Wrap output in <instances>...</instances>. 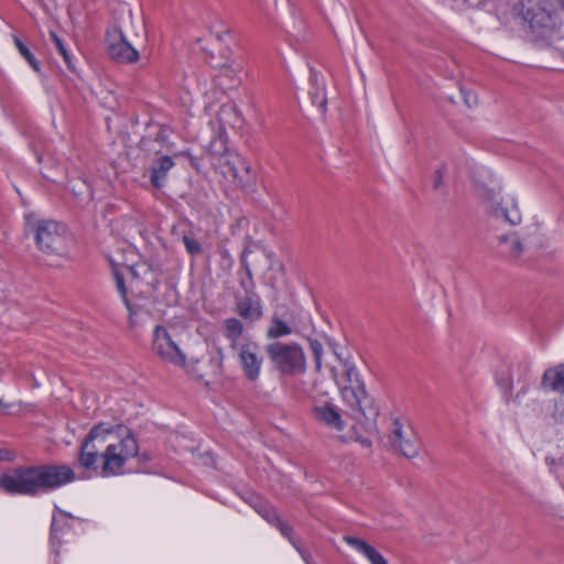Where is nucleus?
Masks as SVG:
<instances>
[{
    "instance_id": "obj_6",
    "label": "nucleus",
    "mask_w": 564,
    "mask_h": 564,
    "mask_svg": "<svg viewBox=\"0 0 564 564\" xmlns=\"http://www.w3.org/2000/svg\"><path fill=\"white\" fill-rule=\"evenodd\" d=\"M514 9L531 30L541 36H546L557 29L556 14L547 11L539 1L519 0Z\"/></svg>"
},
{
    "instance_id": "obj_1",
    "label": "nucleus",
    "mask_w": 564,
    "mask_h": 564,
    "mask_svg": "<svg viewBox=\"0 0 564 564\" xmlns=\"http://www.w3.org/2000/svg\"><path fill=\"white\" fill-rule=\"evenodd\" d=\"M135 437L124 425H95L80 445L78 464L85 470L108 478L124 473V465L138 455Z\"/></svg>"
},
{
    "instance_id": "obj_28",
    "label": "nucleus",
    "mask_w": 564,
    "mask_h": 564,
    "mask_svg": "<svg viewBox=\"0 0 564 564\" xmlns=\"http://www.w3.org/2000/svg\"><path fill=\"white\" fill-rule=\"evenodd\" d=\"M310 95L312 102L324 112L326 110L327 105L324 87L316 88L314 91H311Z\"/></svg>"
},
{
    "instance_id": "obj_26",
    "label": "nucleus",
    "mask_w": 564,
    "mask_h": 564,
    "mask_svg": "<svg viewBox=\"0 0 564 564\" xmlns=\"http://www.w3.org/2000/svg\"><path fill=\"white\" fill-rule=\"evenodd\" d=\"M310 348L314 357L316 371L322 369L323 345L318 339H310Z\"/></svg>"
},
{
    "instance_id": "obj_36",
    "label": "nucleus",
    "mask_w": 564,
    "mask_h": 564,
    "mask_svg": "<svg viewBox=\"0 0 564 564\" xmlns=\"http://www.w3.org/2000/svg\"><path fill=\"white\" fill-rule=\"evenodd\" d=\"M11 458L12 457L8 451L0 448V462L1 460H10Z\"/></svg>"
},
{
    "instance_id": "obj_31",
    "label": "nucleus",
    "mask_w": 564,
    "mask_h": 564,
    "mask_svg": "<svg viewBox=\"0 0 564 564\" xmlns=\"http://www.w3.org/2000/svg\"><path fill=\"white\" fill-rule=\"evenodd\" d=\"M365 556L371 564H388L386 558L373 546L369 547Z\"/></svg>"
},
{
    "instance_id": "obj_10",
    "label": "nucleus",
    "mask_w": 564,
    "mask_h": 564,
    "mask_svg": "<svg viewBox=\"0 0 564 564\" xmlns=\"http://www.w3.org/2000/svg\"><path fill=\"white\" fill-rule=\"evenodd\" d=\"M232 351L237 357L243 377L250 382L258 381L264 362L260 345L253 340L245 339Z\"/></svg>"
},
{
    "instance_id": "obj_39",
    "label": "nucleus",
    "mask_w": 564,
    "mask_h": 564,
    "mask_svg": "<svg viewBox=\"0 0 564 564\" xmlns=\"http://www.w3.org/2000/svg\"><path fill=\"white\" fill-rule=\"evenodd\" d=\"M217 354L219 356V364H221L223 360H224V350H223V348H218L217 349Z\"/></svg>"
},
{
    "instance_id": "obj_34",
    "label": "nucleus",
    "mask_w": 564,
    "mask_h": 564,
    "mask_svg": "<svg viewBox=\"0 0 564 564\" xmlns=\"http://www.w3.org/2000/svg\"><path fill=\"white\" fill-rule=\"evenodd\" d=\"M14 406H15V404L4 403L3 400L0 399V412L11 413V409Z\"/></svg>"
},
{
    "instance_id": "obj_40",
    "label": "nucleus",
    "mask_w": 564,
    "mask_h": 564,
    "mask_svg": "<svg viewBox=\"0 0 564 564\" xmlns=\"http://www.w3.org/2000/svg\"><path fill=\"white\" fill-rule=\"evenodd\" d=\"M557 4V7L562 10H564V0H552Z\"/></svg>"
},
{
    "instance_id": "obj_30",
    "label": "nucleus",
    "mask_w": 564,
    "mask_h": 564,
    "mask_svg": "<svg viewBox=\"0 0 564 564\" xmlns=\"http://www.w3.org/2000/svg\"><path fill=\"white\" fill-rule=\"evenodd\" d=\"M182 241L189 254L196 256L202 252L200 243L197 240H195L194 238H191L188 236H183Z\"/></svg>"
},
{
    "instance_id": "obj_38",
    "label": "nucleus",
    "mask_w": 564,
    "mask_h": 564,
    "mask_svg": "<svg viewBox=\"0 0 564 564\" xmlns=\"http://www.w3.org/2000/svg\"><path fill=\"white\" fill-rule=\"evenodd\" d=\"M358 442L364 446L369 448L371 446V441L367 437H360L358 438Z\"/></svg>"
},
{
    "instance_id": "obj_35",
    "label": "nucleus",
    "mask_w": 564,
    "mask_h": 564,
    "mask_svg": "<svg viewBox=\"0 0 564 564\" xmlns=\"http://www.w3.org/2000/svg\"><path fill=\"white\" fill-rule=\"evenodd\" d=\"M442 176H443V174H442V170H437V171H436V178H435V181H434V187H435V188H438V187H440V185H441V183H442Z\"/></svg>"
},
{
    "instance_id": "obj_20",
    "label": "nucleus",
    "mask_w": 564,
    "mask_h": 564,
    "mask_svg": "<svg viewBox=\"0 0 564 564\" xmlns=\"http://www.w3.org/2000/svg\"><path fill=\"white\" fill-rule=\"evenodd\" d=\"M243 324L236 317H230L224 321L223 334L229 340V348L231 350L239 347L242 344L240 337L243 334Z\"/></svg>"
},
{
    "instance_id": "obj_17",
    "label": "nucleus",
    "mask_w": 564,
    "mask_h": 564,
    "mask_svg": "<svg viewBox=\"0 0 564 564\" xmlns=\"http://www.w3.org/2000/svg\"><path fill=\"white\" fill-rule=\"evenodd\" d=\"M237 312L245 319L250 323L258 322L263 316V308L261 300L257 295H248L237 303Z\"/></svg>"
},
{
    "instance_id": "obj_4",
    "label": "nucleus",
    "mask_w": 564,
    "mask_h": 564,
    "mask_svg": "<svg viewBox=\"0 0 564 564\" xmlns=\"http://www.w3.org/2000/svg\"><path fill=\"white\" fill-rule=\"evenodd\" d=\"M264 350L271 368L280 377L293 378L306 372V355L299 343L275 340L267 344Z\"/></svg>"
},
{
    "instance_id": "obj_5",
    "label": "nucleus",
    "mask_w": 564,
    "mask_h": 564,
    "mask_svg": "<svg viewBox=\"0 0 564 564\" xmlns=\"http://www.w3.org/2000/svg\"><path fill=\"white\" fill-rule=\"evenodd\" d=\"M26 229L31 230L37 248L50 254H62L66 251L67 229L65 225L52 219H36L34 215L25 216Z\"/></svg>"
},
{
    "instance_id": "obj_25",
    "label": "nucleus",
    "mask_w": 564,
    "mask_h": 564,
    "mask_svg": "<svg viewBox=\"0 0 564 564\" xmlns=\"http://www.w3.org/2000/svg\"><path fill=\"white\" fill-rule=\"evenodd\" d=\"M50 36H51L52 41L54 42L58 53L63 56L67 66L70 67L72 66L70 54L68 53L63 40L54 31L50 32Z\"/></svg>"
},
{
    "instance_id": "obj_14",
    "label": "nucleus",
    "mask_w": 564,
    "mask_h": 564,
    "mask_svg": "<svg viewBox=\"0 0 564 564\" xmlns=\"http://www.w3.org/2000/svg\"><path fill=\"white\" fill-rule=\"evenodd\" d=\"M73 518L74 517L70 513L62 510L59 507H54L50 529V542L51 547L56 555L59 554V547L64 541L63 538L69 531V520Z\"/></svg>"
},
{
    "instance_id": "obj_27",
    "label": "nucleus",
    "mask_w": 564,
    "mask_h": 564,
    "mask_svg": "<svg viewBox=\"0 0 564 564\" xmlns=\"http://www.w3.org/2000/svg\"><path fill=\"white\" fill-rule=\"evenodd\" d=\"M343 540L351 547H354L356 551H358L359 553L361 554H366V552L369 550V547L371 546L370 544H368L366 541L359 539V538H356V536H351V535H344Z\"/></svg>"
},
{
    "instance_id": "obj_22",
    "label": "nucleus",
    "mask_w": 564,
    "mask_h": 564,
    "mask_svg": "<svg viewBox=\"0 0 564 564\" xmlns=\"http://www.w3.org/2000/svg\"><path fill=\"white\" fill-rule=\"evenodd\" d=\"M243 61L238 58L228 59L219 66V74L231 80H239V74L243 70Z\"/></svg>"
},
{
    "instance_id": "obj_32",
    "label": "nucleus",
    "mask_w": 564,
    "mask_h": 564,
    "mask_svg": "<svg viewBox=\"0 0 564 564\" xmlns=\"http://www.w3.org/2000/svg\"><path fill=\"white\" fill-rule=\"evenodd\" d=\"M279 529V531L281 532V534L286 538L294 546H295V542L293 540V535H292V528L285 523L282 519L279 520V522H276V524L274 525Z\"/></svg>"
},
{
    "instance_id": "obj_2",
    "label": "nucleus",
    "mask_w": 564,
    "mask_h": 564,
    "mask_svg": "<svg viewBox=\"0 0 564 564\" xmlns=\"http://www.w3.org/2000/svg\"><path fill=\"white\" fill-rule=\"evenodd\" d=\"M75 480L66 465L20 466L2 473L0 489L11 496L36 497Z\"/></svg>"
},
{
    "instance_id": "obj_16",
    "label": "nucleus",
    "mask_w": 564,
    "mask_h": 564,
    "mask_svg": "<svg viewBox=\"0 0 564 564\" xmlns=\"http://www.w3.org/2000/svg\"><path fill=\"white\" fill-rule=\"evenodd\" d=\"M313 413L318 422L327 425L329 429L340 432L345 427L341 415L334 404L325 403L323 405H316L313 409Z\"/></svg>"
},
{
    "instance_id": "obj_7",
    "label": "nucleus",
    "mask_w": 564,
    "mask_h": 564,
    "mask_svg": "<svg viewBox=\"0 0 564 564\" xmlns=\"http://www.w3.org/2000/svg\"><path fill=\"white\" fill-rule=\"evenodd\" d=\"M345 375L347 384L340 388L341 399L354 413L366 416L370 399L360 375L354 366L349 365H345Z\"/></svg>"
},
{
    "instance_id": "obj_8",
    "label": "nucleus",
    "mask_w": 564,
    "mask_h": 564,
    "mask_svg": "<svg viewBox=\"0 0 564 564\" xmlns=\"http://www.w3.org/2000/svg\"><path fill=\"white\" fill-rule=\"evenodd\" d=\"M538 240L539 228L535 225H530L518 231L498 236V249L503 257L518 259Z\"/></svg>"
},
{
    "instance_id": "obj_3",
    "label": "nucleus",
    "mask_w": 564,
    "mask_h": 564,
    "mask_svg": "<svg viewBox=\"0 0 564 564\" xmlns=\"http://www.w3.org/2000/svg\"><path fill=\"white\" fill-rule=\"evenodd\" d=\"M240 117L236 105L224 104L218 113L216 122L217 129L214 130L212 140L204 145L205 153L209 156L213 165L219 167L221 173L231 176L236 182L246 185L251 181V165L237 152L227 148L226 126H235L239 122Z\"/></svg>"
},
{
    "instance_id": "obj_21",
    "label": "nucleus",
    "mask_w": 564,
    "mask_h": 564,
    "mask_svg": "<svg viewBox=\"0 0 564 564\" xmlns=\"http://www.w3.org/2000/svg\"><path fill=\"white\" fill-rule=\"evenodd\" d=\"M290 334H292L291 326L279 317L273 316L271 318L270 326L267 329L265 336L268 339H278L289 336Z\"/></svg>"
},
{
    "instance_id": "obj_15",
    "label": "nucleus",
    "mask_w": 564,
    "mask_h": 564,
    "mask_svg": "<svg viewBox=\"0 0 564 564\" xmlns=\"http://www.w3.org/2000/svg\"><path fill=\"white\" fill-rule=\"evenodd\" d=\"M529 377L530 366L527 362H520L509 367L506 373H498L497 383L506 394H510L516 382L522 384V389L524 390Z\"/></svg>"
},
{
    "instance_id": "obj_23",
    "label": "nucleus",
    "mask_w": 564,
    "mask_h": 564,
    "mask_svg": "<svg viewBox=\"0 0 564 564\" xmlns=\"http://www.w3.org/2000/svg\"><path fill=\"white\" fill-rule=\"evenodd\" d=\"M15 46L19 53L26 59L29 65L35 70L40 72V62L33 55V53L28 48V46L18 37L14 40Z\"/></svg>"
},
{
    "instance_id": "obj_29",
    "label": "nucleus",
    "mask_w": 564,
    "mask_h": 564,
    "mask_svg": "<svg viewBox=\"0 0 564 564\" xmlns=\"http://www.w3.org/2000/svg\"><path fill=\"white\" fill-rule=\"evenodd\" d=\"M113 276H115V281H116V285H117L118 292L120 293V295H121L126 306L128 307V310L131 311L130 303H129V300L127 297V288H126V284H124L123 276L118 271L113 272Z\"/></svg>"
},
{
    "instance_id": "obj_11",
    "label": "nucleus",
    "mask_w": 564,
    "mask_h": 564,
    "mask_svg": "<svg viewBox=\"0 0 564 564\" xmlns=\"http://www.w3.org/2000/svg\"><path fill=\"white\" fill-rule=\"evenodd\" d=\"M153 351L164 361L174 366L185 365V354L181 350L177 343L163 326H156L153 332Z\"/></svg>"
},
{
    "instance_id": "obj_18",
    "label": "nucleus",
    "mask_w": 564,
    "mask_h": 564,
    "mask_svg": "<svg viewBox=\"0 0 564 564\" xmlns=\"http://www.w3.org/2000/svg\"><path fill=\"white\" fill-rule=\"evenodd\" d=\"M175 165L173 159L169 155H162L153 161L150 170V182L155 188L165 185L167 174Z\"/></svg>"
},
{
    "instance_id": "obj_37",
    "label": "nucleus",
    "mask_w": 564,
    "mask_h": 564,
    "mask_svg": "<svg viewBox=\"0 0 564 564\" xmlns=\"http://www.w3.org/2000/svg\"><path fill=\"white\" fill-rule=\"evenodd\" d=\"M545 463H546V465H547V466H550V467H555V466H557V465H558L557 459H556V458H553V457H550V456H546V457H545Z\"/></svg>"
},
{
    "instance_id": "obj_42",
    "label": "nucleus",
    "mask_w": 564,
    "mask_h": 564,
    "mask_svg": "<svg viewBox=\"0 0 564 564\" xmlns=\"http://www.w3.org/2000/svg\"><path fill=\"white\" fill-rule=\"evenodd\" d=\"M247 274L251 279V270L247 267Z\"/></svg>"
},
{
    "instance_id": "obj_13",
    "label": "nucleus",
    "mask_w": 564,
    "mask_h": 564,
    "mask_svg": "<svg viewBox=\"0 0 564 564\" xmlns=\"http://www.w3.org/2000/svg\"><path fill=\"white\" fill-rule=\"evenodd\" d=\"M107 52L111 59L121 64H132L140 58L139 51L128 42L118 28H113L107 33Z\"/></svg>"
},
{
    "instance_id": "obj_41",
    "label": "nucleus",
    "mask_w": 564,
    "mask_h": 564,
    "mask_svg": "<svg viewBox=\"0 0 564 564\" xmlns=\"http://www.w3.org/2000/svg\"><path fill=\"white\" fill-rule=\"evenodd\" d=\"M311 80H312L313 83H317V74H316L315 72H313V73L311 74Z\"/></svg>"
},
{
    "instance_id": "obj_33",
    "label": "nucleus",
    "mask_w": 564,
    "mask_h": 564,
    "mask_svg": "<svg viewBox=\"0 0 564 564\" xmlns=\"http://www.w3.org/2000/svg\"><path fill=\"white\" fill-rule=\"evenodd\" d=\"M460 95L463 97L464 102L469 107H475L478 104L477 95L470 90L465 88L460 89Z\"/></svg>"
},
{
    "instance_id": "obj_12",
    "label": "nucleus",
    "mask_w": 564,
    "mask_h": 564,
    "mask_svg": "<svg viewBox=\"0 0 564 564\" xmlns=\"http://www.w3.org/2000/svg\"><path fill=\"white\" fill-rule=\"evenodd\" d=\"M389 442L408 458L416 457L421 449V443L414 430L402 424L399 419L392 421Z\"/></svg>"
},
{
    "instance_id": "obj_9",
    "label": "nucleus",
    "mask_w": 564,
    "mask_h": 564,
    "mask_svg": "<svg viewBox=\"0 0 564 564\" xmlns=\"http://www.w3.org/2000/svg\"><path fill=\"white\" fill-rule=\"evenodd\" d=\"M486 207L496 220H502L508 225L516 226L522 220L518 203L513 197L502 198L499 193L492 189H485L482 193Z\"/></svg>"
},
{
    "instance_id": "obj_24",
    "label": "nucleus",
    "mask_w": 564,
    "mask_h": 564,
    "mask_svg": "<svg viewBox=\"0 0 564 564\" xmlns=\"http://www.w3.org/2000/svg\"><path fill=\"white\" fill-rule=\"evenodd\" d=\"M257 511L272 525H275L281 519L278 512L267 503H261L259 508H257Z\"/></svg>"
},
{
    "instance_id": "obj_19",
    "label": "nucleus",
    "mask_w": 564,
    "mask_h": 564,
    "mask_svg": "<svg viewBox=\"0 0 564 564\" xmlns=\"http://www.w3.org/2000/svg\"><path fill=\"white\" fill-rule=\"evenodd\" d=\"M541 384L545 389L564 393V364L546 369Z\"/></svg>"
}]
</instances>
